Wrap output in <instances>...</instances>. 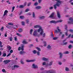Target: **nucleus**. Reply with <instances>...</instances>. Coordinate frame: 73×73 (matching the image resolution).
<instances>
[{
    "mask_svg": "<svg viewBox=\"0 0 73 73\" xmlns=\"http://www.w3.org/2000/svg\"><path fill=\"white\" fill-rule=\"evenodd\" d=\"M59 54L60 56L59 57V58H60V59H62V56H63L62 53L61 52H60L59 53Z\"/></svg>",
    "mask_w": 73,
    "mask_h": 73,
    "instance_id": "9",
    "label": "nucleus"
},
{
    "mask_svg": "<svg viewBox=\"0 0 73 73\" xmlns=\"http://www.w3.org/2000/svg\"><path fill=\"white\" fill-rule=\"evenodd\" d=\"M63 3V2L61 0H59L57 1L56 4L54 5L53 6L54 7V9H57V6L58 7H60V5L61 4H62Z\"/></svg>",
    "mask_w": 73,
    "mask_h": 73,
    "instance_id": "1",
    "label": "nucleus"
},
{
    "mask_svg": "<svg viewBox=\"0 0 73 73\" xmlns=\"http://www.w3.org/2000/svg\"><path fill=\"white\" fill-rule=\"evenodd\" d=\"M52 64H53V61H51L48 64V66H51V65H52Z\"/></svg>",
    "mask_w": 73,
    "mask_h": 73,
    "instance_id": "23",
    "label": "nucleus"
},
{
    "mask_svg": "<svg viewBox=\"0 0 73 73\" xmlns=\"http://www.w3.org/2000/svg\"><path fill=\"white\" fill-rule=\"evenodd\" d=\"M40 35H40V34L39 35V34H38V33H37L36 36L37 37H40Z\"/></svg>",
    "mask_w": 73,
    "mask_h": 73,
    "instance_id": "58",
    "label": "nucleus"
},
{
    "mask_svg": "<svg viewBox=\"0 0 73 73\" xmlns=\"http://www.w3.org/2000/svg\"><path fill=\"white\" fill-rule=\"evenodd\" d=\"M7 48L9 49V50H10L11 49V47L9 46H7Z\"/></svg>",
    "mask_w": 73,
    "mask_h": 73,
    "instance_id": "27",
    "label": "nucleus"
},
{
    "mask_svg": "<svg viewBox=\"0 0 73 73\" xmlns=\"http://www.w3.org/2000/svg\"><path fill=\"white\" fill-rule=\"evenodd\" d=\"M33 29H31L30 32V34L31 35H32V32H33Z\"/></svg>",
    "mask_w": 73,
    "mask_h": 73,
    "instance_id": "38",
    "label": "nucleus"
},
{
    "mask_svg": "<svg viewBox=\"0 0 73 73\" xmlns=\"http://www.w3.org/2000/svg\"><path fill=\"white\" fill-rule=\"evenodd\" d=\"M36 48L38 50V51H41V49L39 48L38 47H36Z\"/></svg>",
    "mask_w": 73,
    "mask_h": 73,
    "instance_id": "35",
    "label": "nucleus"
},
{
    "mask_svg": "<svg viewBox=\"0 0 73 73\" xmlns=\"http://www.w3.org/2000/svg\"><path fill=\"white\" fill-rule=\"evenodd\" d=\"M34 28L35 29L38 28H39V29L38 30H37L38 32H40L42 29V27L38 25L34 26Z\"/></svg>",
    "mask_w": 73,
    "mask_h": 73,
    "instance_id": "3",
    "label": "nucleus"
},
{
    "mask_svg": "<svg viewBox=\"0 0 73 73\" xmlns=\"http://www.w3.org/2000/svg\"><path fill=\"white\" fill-rule=\"evenodd\" d=\"M31 4H32V3L31 2H29L28 4V6L29 7L30 6V5H31Z\"/></svg>",
    "mask_w": 73,
    "mask_h": 73,
    "instance_id": "40",
    "label": "nucleus"
},
{
    "mask_svg": "<svg viewBox=\"0 0 73 73\" xmlns=\"http://www.w3.org/2000/svg\"><path fill=\"white\" fill-rule=\"evenodd\" d=\"M35 8L36 9H41L42 8V7L40 6H36L35 7Z\"/></svg>",
    "mask_w": 73,
    "mask_h": 73,
    "instance_id": "12",
    "label": "nucleus"
},
{
    "mask_svg": "<svg viewBox=\"0 0 73 73\" xmlns=\"http://www.w3.org/2000/svg\"><path fill=\"white\" fill-rule=\"evenodd\" d=\"M68 23L70 24H73V18L70 17L68 19Z\"/></svg>",
    "mask_w": 73,
    "mask_h": 73,
    "instance_id": "4",
    "label": "nucleus"
},
{
    "mask_svg": "<svg viewBox=\"0 0 73 73\" xmlns=\"http://www.w3.org/2000/svg\"><path fill=\"white\" fill-rule=\"evenodd\" d=\"M67 44H68V42H66L63 43V45H66Z\"/></svg>",
    "mask_w": 73,
    "mask_h": 73,
    "instance_id": "57",
    "label": "nucleus"
},
{
    "mask_svg": "<svg viewBox=\"0 0 73 73\" xmlns=\"http://www.w3.org/2000/svg\"><path fill=\"white\" fill-rule=\"evenodd\" d=\"M2 72H3V73H6L7 72H6V71H5V70L4 69H3L2 70Z\"/></svg>",
    "mask_w": 73,
    "mask_h": 73,
    "instance_id": "39",
    "label": "nucleus"
},
{
    "mask_svg": "<svg viewBox=\"0 0 73 73\" xmlns=\"http://www.w3.org/2000/svg\"><path fill=\"white\" fill-rule=\"evenodd\" d=\"M45 16H39L38 17V18L40 19L41 20H42V19H44L45 18Z\"/></svg>",
    "mask_w": 73,
    "mask_h": 73,
    "instance_id": "16",
    "label": "nucleus"
},
{
    "mask_svg": "<svg viewBox=\"0 0 73 73\" xmlns=\"http://www.w3.org/2000/svg\"><path fill=\"white\" fill-rule=\"evenodd\" d=\"M65 70L67 72H68V71H69V68H68L66 67L65 68Z\"/></svg>",
    "mask_w": 73,
    "mask_h": 73,
    "instance_id": "34",
    "label": "nucleus"
},
{
    "mask_svg": "<svg viewBox=\"0 0 73 73\" xmlns=\"http://www.w3.org/2000/svg\"><path fill=\"white\" fill-rule=\"evenodd\" d=\"M10 53H13V50H11L10 51Z\"/></svg>",
    "mask_w": 73,
    "mask_h": 73,
    "instance_id": "61",
    "label": "nucleus"
},
{
    "mask_svg": "<svg viewBox=\"0 0 73 73\" xmlns=\"http://www.w3.org/2000/svg\"><path fill=\"white\" fill-rule=\"evenodd\" d=\"M32 66L33 68H34V69H38V68L37 65L35 64H33Z\"/></svg>",
    "mask_w": 73,
    "mask_h": 73,
    "instance_id": "7",
    "label": "nucleus"
},
{
    "mask_svg": "<svg viewBox=\"0 0 73 73\" xmlns=\"http://www.w3.org/2000/svg\"><path fill=\"white\" fill-rule=\"evenodd\" d=\"M57 13L58 17V18H60L61 17V15H60V13L59 12L57 11Z\"/></svg>",
    "mask_w": 73,
    "mask_h": 73,
    "instance_id": "19",
    "label": "nucleus"
},
{
    "mask_svg": "<svg viewBox=\"0 0 73 73\" xmlns=\"http://www.w3.org/2000/svg\"><path fill=\"white\" fill-rule=\"evenodd\" d=\"M18 31L19 33H21V32H23V29L20 28L18 29Z\"/></svg>",
    "mask_w": 73,
    "mask_h": 73,
    "instance_id": "22",
    "label": "nucleus"
},
{
    "mask_svg": "<svg viewBox=\"0 0 73 73\" xmlns=\"http://www.w3.org/2000/svg\"><path fill=\"white\" fill-rule=\"evenodd\" d=\"M50 23H53L54 24H56L57 23L56 21L54 20H52L50 22Z\"/></svg>",
    "mask_w": 73,
    "mask_h": 73,
    "instance_id": "14",
    "label": "nucleus"
},
{
    "mask_svg": "<svg viewBox=\"0 0 73 73\" xmlns=\"http://www.w3.org/2000/svg\"><path fill=\"white\" fill-rule=\"evenodd\" d=\"M57 30H56L55 31L56 33H59V35L61 36V35L62 33V32H61V30L60 29L59 27H57Z\"/></svg>",
    "mask_w": 73,
    "mask_h": 73,
    "instance_id": "2",
    "label": "nucleus"
},
{
    "mask_svg": "<svg viewBox=\"0 0 73 73\" xmlns=\"http://www.w3.org/2000/svg\"><path fill=\"white\" fill-rule=\"evenodd\" d=\"M7 55L6 53H3V57H5Z\"/></svg>",
    "mask_w": 73,
    "mask_h": 73,
    "instance_id": "51",
    "label": "nucleus"
},
{
    "mask_svg": "<svg viewBox=\"0 0 73 73\" xmlns=\"http://www.w3.org/2000/svg\"><path fill=\"white\" fill-rule=\"evenodd\" d=\"M39 33H40V34L41 36H42L43 37H45V34L44 33V31H43V29L41 30L39 32Z\"/></svg>",
    "mask_w": 73,
    "mask_h": 73,
    "instance_id": "6",
    "label": "nucleus"
},
{
    "mask_svg": "<svg viewBox=\"0 0 73 73\" xmlns=\"http://www.w3.org/2000/svg\"><path fill=\"white\" fill-rule=\"evenodd\" d=\"M8 13V11L6 10L4 12V14L3 15V17H4L5 15H6L7 14V13Z\"/></svg>",
    "mask_w": 73,
    "mask_h": 73,
    "instance_id": "11",
    "label": "nucleus"
},
{
    "mask_svg": "<svg viewBox=\"0 0 73 73\" xmlns=\"http://www.w3.org/2000/svg\"><path fill=\"white\" fill-rule=\"evenodd\" d=\"M15 7H13L12 12H13V11H14V9H15Z\"/></svg>",
    "mask_w": 73,
    "mask_h": 73,
    "instance_id": "55",
    "label": "nucleus"
},
{
    "mask_svg": "<svg viewBox=\"0 0 73 73\" xmlns=\"http://www.w3.org/2000/svg\"><path fill=\"white\" fill-rule=\"evenodd\" d=\"M35 60H28V62H34Z\"/></svg>",
    "mask_w": 73,
    "mask_h": 73,
    "instance_id": "25",
    "label": "nucleus"
},
{
    "mask_svg": "<svg viewBox=\"0 0 73 73\" xmlns=\"http://www.w3.org/2000/svg\"><path fill=\"white\" fill-rule=\"evenodd\" d=\"M72 44L68 46V48H69V49H70L71 48H72Z\"/></svg>",
    "mask_w": 73,
    "mask_h": 73,
    "instance_id": "50",
    "label": "nucleus"
},
{
    "mask_svg": "<svg viewBox=\"0 0 73 73\" xmlns=\"http://www.w3.org/2000/svg\"><path fill=\"white\" fill-rule=\"evenodd\" d=\"M43 43L44 44V46H46V42L44 41Z\"/></svg>",
    "mask_w": 73,
    "mask_h": 73,
    "instance_id": "33",
    "label": "nucleus"
},
{
    "mask_svg": "<svg viewBox=\"0 0 73 73\" xmlns=\"http://www.w3.org/2000/svg\"><path fill=\"white\" fill-rule=\"evenodd\" d=\"M42 60L43 61H48V59L45 57H43L42 58Z\"/></svg>",
    "mask_w": 73,
    "mask_h": 73,
    "instance_id": "20",
    "label": "nucleus"
},
{
    "mask_svg": "<svg viewBox=\"0 0 73 73\" xmlns=\"http://www.w3.org/2000/svg\"><path fill=\"white\" fill-rule=\"evenodd\" d=\"M38 3L37 2H36L35 4L34 5L35 6H36L37 5H38Z\"/></svg>",
    "mask_w": 73,
    "mask_h": 73,
    "instance_id": "49",
    "label": "nucleus"
},
{
    "mask_svg": "<svg viewBox=\"0 0 73 73\" xmlns=\"http://www.w3.org/2000/svg\"><path fill=\"white\" fill-rule=\"evenodd\" d=\"M58 38V37H54L53 38V40H57V39H58V38Z\"/></svg>",
    "mask_w": 73,
    "mask_h": 73,
    "instance_id": "31",
    "label": "nucleus"
},
{
    "mask_svg": "<svg viewBox=\"0 0 73 73\" xmlns=\"http://www.w3.org/2000/svg\"><path fill=\"white\" fill-rule=\"evenodd\" d=\"M36 53L38 56H40V52L38 51L37 52H36Z\"/></svg>",
    "mask_w": 73,
    "mask_h": 73,
    "instance_id": "46",
    "label": "nucleus"
},
{
    "mask_svg": "<svg viewBox=\"0 0 73 73\" xmlns=\"http://www.w3.org/2000/svg\"><path fill=\"white\" fill-rule=\"evenodd\" d=\"M47 48L49 50H51V49H52V47L49 44L48 45V46H47Z\"/></svg>",
    "mask_w": 73,
    "mask_h": 73,
    "instance_id": "17",
    "label": "nucleus"
},
{
    "mask_svg": "<svg viewBox=\"0 0 73 73\" xmlns=\"http://www.w3.org/2000/svg\"><path fill=\"white\" fill-rule=\"evenodd\" d=\"M65 29L66 30H67V29H68V26L67 25H65Z\"/></svg>",
    "mask_w": 73,
    "mask_h": 73,
    "instance_id": "47",
    "label": "nucleus"
},
{
    "mask_svg": "<svg viewBox=\"0 0 73 73\" xmlns=\"http://www.w3.org/2000/svg\"><path fill=\"white\" fill-rule=\"evenodd\" d=\"M42 1V0H38V3L39 4H41Z\"/></svg>",
    "mask_w": 73,
    "mask_h": 73,
    "instance_id": "48",
    "label": "nucleus"
},
{
    "mask_svg": "<svg viewBox=\"0 0 73 73\" xmlns=\"http://www.w3.org/2000/svg\"><path fill=\"white\" fill-rule=\"evenodd\" d=\"M12 28H14V29H16L17 26L16 25H14L12 27Z\"/></svg>",
    "mask_w": 73,
    "mask_h": 73,
    "instance_id": "36",
    "label": "nucleus"
},
{
    "mask_svg": "<svg viewBox=\"0 0 73 73\" xmlns=\"http://www.w3.org/2000/svg\"><path fill=\"white\" fill-rule=\"evenodd\" d=\"M19 53L20 54H25V53H26V52L23 51H20Z\"/></svg>",
    "mask_w": 73,
    "mask_h": 73,
    "instance_id": "18",
    "label": "nucleus"
},
{
    "mask_svg": "<svg viewBox=\"0 0 73 73\" xmlns=\"http://www.w3.org/2000/svg\"><path fill=\"white\" fill-rule=\"evenodd\" d=\"M69 32H73V29H70L69 30Z\"/></svg>",
    "mask_w": 73,
    "mask_h": 73,
    "instance_id": "45",
    "label": "nucleus"
},
{
    "mask_svg": "<svg viewBox=\"0 0 73 73\" xmlns=\"http://www.w3.org/2000/svg\"><path fill=\"white\" fill-rule=\"evenodd\" d=\"M62 22V20H59L58 21H56V23H61Z\"/></svg>",
    "mask_w": 73,
    "mask_h": 73,
    "instance_id": "26",
    "label": "nucleus"
},
{
    "mask_svg": "<svg viewBox=\"0 0 73 73\" xmlns=\"http://www.w3.org/2000/svg\"><path fill=\"white\" fill-rule=\"evenodd\" d=\"M24 7V6L23 5H21L19 6L20 8H23Z\"/></svg>",
    "mask_w": 73,
    "mask_h": 73,
    "instance_id": "37",
    "label": "nucleus"
},
{
    "mask_svg": "<svg viewBox=\"0 0 73 73\" xmlns=\"http://www.w3.org/2000/svg\"><path fill=\"white\" fill-rule=\"evenodd\" d=\"M69 51H65L64 52V54H69Z\"/></svg>",
    "mask_w": 73,
    "mask_h": 73,
    "instance_id": "32",
    "label": "nucleus"
},
{
    "mask_svg": "<svg viewBox=\"0 0 73 73\" xmlns=\"http://www.w3.org/2000/svg\"><path fill=\"white\" fill-rule=\"evenodd\" d=\"M32 52L34 54H36V53H37V51L36 50H33V51H32Z\"/></svg>",
    "mask_w": 73,
    "mask_h": 73,
    "instance_id": "28",
    "label": "nucleus"
},
{
    "mask_svg": "<svg viewBox=\"0 0 73 73\" xmlns=\"http://www.w3.org/2000/svg\"><path fill=\"white\" fill-rule=\"evenodd\" d=\"M22 43L23 44H27V41H26V40L24 39L22 42Z\"/></svg>",
    "mask_w": 73,
    "mask_h": 73,
    "instance_id": "21",
    "label": "nucleus"
},
{
    "mask_svg": "<svg viewBox=\"0 0 73 73\" xmlns=\"http://www.w3.org/2000/svg\"><path fill=\"white\" fill-rule=\"evenodd\" d=\"M20 18L21 19H23L24 18V17L23 16H20Z\"/></svg>",
    "mask_w": 73,
    "mask_h": 73,
    "instance_id": "42",
    "label": "nucleus"
},
{
    "mask_svg": "<svg viewBox=\"0 0 73 73\" xmlns=\"http://www.w3.org/2000/svg\"><path fill=\"white\" fill-rule=\"evenodd\" d=\"M14 40L15 41H17V36H15V37Z\"/></svg>",
    "mask_w": 73,
    "mask_h": 73,
    "instance_id": "60",
    "label": "nucleus"
},
{
    "mask_svg": "<svg viewBox=\"0 0 73 73\" xmlns=\"http://www.w3.org/2000/svg\"><path fill=\"white\" fill-rule=\"evenodd\" d=\"M11 53L7 55V57H9V56L11 55Z\"/></svg>",
    "mask_w": 73,
    "mask_h": 73,
    "instance_id": "59",
    "label": "nucleus"
},
{
    "mask_svg": "<svg viewBox=\"0 0 73 73\" xmlns=\"http://www.w3.org/2000/svg\"><path fill=\"white\" fill-rule=\"evenodd\" d=\"M37 32H38L37 30L36 29L35 30L33 33V36H37Z\"/></svg>",
    "mask_w": 73,
    "mask_h": 73,
    "instance_id": "8",
    "label": "nucleus"
},
{
    "mask_svg": "<svg viewBox=\"0 0 73 73\" xmlns=\"http://www.w3.org/2000/svg\"><path fill=\"white\" fill-rule=\"evenodd\" d=\"M54 13H53L49 16V17H50V18H53V17H54Z\"/></svg>",
    "mask_w": 73,
    "mask_h": 73,
    "instance_id": "13",
    "label": "nucleus"
},
{
    "mask_svg": "<svg viewBox=\"0 0 73 73\" xmlns=\"http://www.w3.org/2000/svg\"><path fill=\"white\" fill-rule=\"evenodd\" d=\"M16 35H17V36H18L20 37H21L22 36H23V35L20 34L19 33H17Z\"/></svg>",
    "mask_w": 73,
    "mask_h": 73,
    "instance_id": "24",
    "label": "nucleus"
},
{
    "mask_svg": "<svg viewBox=\"0 0 73 73\" xmlns=\"http://www.w3.org/2000/svg\"><path fill=\"white\" fill-rule=\"evenodd\" d=\"M32 15L33 18L34 19L36 18V15L35 14V13L33 12L32 13Z\"/></svg>",
    "mask_w": 73,
    "mask_h": 73,
    "instance_id": "15",
    "label": "nucleus"
},
{
    "mask_svg": "<svg viewBox=\"0 0 73 73\" xmlns=\"http://www.w3.org/2000/svg\"><path fill=\"white\" fill-rule=\"evenodd\" d=\"M66 41V39L63 40L62 41V42H63V43H64V42H65Z\"/></svg>",
    "mask_w": 73,
    "mask_h": 73,
    "instance_id": "56",
    "label": "nucleus"
},
{
    "mask_svg": "<svg viewBox=\"0 0 73 73\" xmlns=\"http://www.w3.org/2000/svg\"><path fill=\"white\" fill-rule=\"evenodd\" d=\"M8 24L9 25H13V24L12 23H8Z\"/></svg>",
    "mask_w": 73,
    "mask_h": 73,
    "instance_id": "43",
    "label": "nucleus"
},
{
    "mask_svg": "<svg viewBox=\"0 0 73 73\" xmlns=\"http://www.w3.org/2000/svg\"><path fill=\"white\" fill-rule=\"evenodd\" d=\"M45 72L46 73H56V71L53 70H51L48 71L46 70Z\"/></svg>",
    "mask_w": 73,
    "mask_h": 73,
    "instance_id": "5",
    "label": "nucleus"
},
{
    "mask_svg": "<svg viewBox=\"0 0 73 73\" xmlns=\"http://www.w3.org/2000/svg\"><path fill=\"white\" fill-rule=\"evenodd\" d=\"M58 64H59V65H62V62H58Z\"/></svg>",
    "mask_w": 73,
    "mask_h": 73,
    "instance_id": "53",
    "label": "nucleus"
},
{
    "mask_svg": "<svg viewBox=\"0 0 73 73\" xmlns=\"http://www.w3.org/2000/svg\"><path fill=\"white\" fill-rule=\"evenodd\" d=\"M24 46L22 45V47L21 49L22 50H24Z\"/></svg>",
    "mask_w": 73,
    "mask_h": 73,
    "instance_id": "41",
    "label": "nucleus"
},
{
    "mask_svg": "<svg viewBox=\"0 0 73 73\" xmlns=\"http://www.w3.org/2000/svg\"><path fill=\"white\" fill-rule=\"evenodd\" d=\"M44 68H43L42 67L40 68V70H44Z\"/></svg>",
    "mask_w": 73,
    "mask_h": 73,
    "instance_id": "64",
    "label": "nucleus"
},
{
    "mask_svg": "<svg viewBox=\"0 0 73 73\" xmlns=\"http://www.w3.org/2000/svg\"><path fill=\"white\" fill-rule=\"evenodd\" d=\"M21 62L22 64H24V62L21 60Z\"/></svg>",
    "mask_w": 73,
    "mask_h": 73,
    "instance_id": "63",
    "label": "nucleus"
},
{
    "mask_svg": "<svg viewBox=\"0 0 73 73\" xmlns=\"http://www.w3.org/2000/svg\"><path fill=\"white\" fill-rule=\"evenodd\" d=\"M3 30H4V27H2V28L0 29V31H3Z\"/></svg>",
    "mask_w": 73,
    "mask_h": 73,
    "instance_id": "52",
    "label": "nucleus"
},
{
    "mask_svg": "<svg viewBox=\"0 0 73 73\" xmlns=\"http://www.w3.org/2000/svg\"><path fill=\"white\" fill-rule=\"evenodd\" d=\"M10 62V60H4L3 61V62L5 63V64H8V63H9Z\"/></svg>",
    "mask_w": 73,
    "mask_h": 73,
    "instance_id": "10",
    "label": "nucleus"
},
{
    "mask_svg": "<svg viewBox=\"0 0 73 73\" xmlns=\"http://www.w3.org/2000/svg\"><path fill=\"white\" fill-rule=\"evenodd\" d=\"M14 68H19V66L17 65H14L13 66Z\"/></svg>",
    "mask_w": 73,
    "mask_h": 73,
    "instance_id": "29",
    "label": "nucleus"
},
{
    "mask_svg": "<svg viewBox=\"0 0 73 73\" xmlns=\"http://www.w3.org/2000/svg\"><path fill=\"white\" fill-rule=\"evenodd\" d=\"M22 25H25V23H24V22H22Z\"/></svg>",
    "mask_w": 73,
    "mask_h": 73,
    "instance_id": "62",
    "label": "nucleus"
},
{
    "mask_svg": "<svg viewBox=\"0 0 73 73\" xmlns=\"http://www.w3.org/2000/svg\"><path fill=\"white\" fill-rule=\"evenodd\" d=\"M65 37V35L63 34L62 35V38H64V37Z\"/></svg>",
    "mask_w": 73,
    "mask_h": 73,
    "instance_id": "54",
    "label": "nucleus"
},
{
    "mask_svg": "<svg viewBox=\"0 0 73 73\" xmlns=\"http://www.w3.org/2000/svg\"><path fill=\"white\" fill-rule=\"evenodd\" d=\"M9 40H10V41H12V40H13V37H12V36H10V37H9Z\"/></svg>",
    "mask_w": 73,
    "mask_h": 73,
    "instance_id": "30",
    "label": "nucleus"
},
{
    "mask_svg": "<svg viewBox=\"0 0 73 73\" xmlns=\"http://www.w3.org/2000/svg\"><path fill=\"white\" fill-rule=\"evenodd\" d=\"M53 7H49V9L51 10L52 9H53Z\"/></svg>",
    "mask_w": 73,
    "mask_h": 73,
    "instance_id": "44",
    "label": "nucleus"
}]
</instances>
